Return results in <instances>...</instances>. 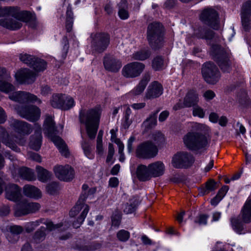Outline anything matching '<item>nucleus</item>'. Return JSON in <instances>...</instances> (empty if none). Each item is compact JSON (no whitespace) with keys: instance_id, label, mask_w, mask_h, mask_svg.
<instances>
[{"instance_id":"4d7b16f0","label":"nucleus","mask_w":251,"mask_h":251,"mask_svg":"<svg viewBox=\"0 0 251 251\" xmlns=\"http://www.w3.org/2000/svg\"><path fill=\"white\" fill-rule=\"evenodd\" d=\"M115 151L113 145L112 144H109L108 145V152L106 158V162H110L111 161Z\"/></svg>"},{"instance_id":"f3484780","label":"nucleus","mask_w":251,"mask_h":251,"mask_svg":"<svg viewBox=\"0 0 251 251\" xmlns=\"http://www.w3.org/2000/svg\"><path fill=\"white\" fill-rule=\"evenodd\" d=\"M145 68L140 62H133L126 65L123 69V75L127 77H135L139 75Z\"/></svg>"},{"instance_id":"5fc2aeb1","label":"nucleus","mask_w":251,"mask_h":251,"mask_svg":"<svg viewBox=\"0 0 251 251\" xmlns=\"http://www.w3.org/2000/svg\"><path fill=\"white\" fill-rule=\"evenodd\" d=\"M40 205L37 202H28L29 213H34L40 208Z\"/></svg>"},{"instance_id":"37998d69","label":"nucleus","mask_w":251,"mask_h":251,"mask_svg":"<svg viewBox=\"0 0 251 251\" xmlns=\"http://www.w3.org/2000/svg\"><path fill=\"white\" fill-rule=\"evenodd\" d=\"M251 14L241 13V19L243 27L245 30L248 31L251 27Z\"/></svg>"},{"instance_id":"c756f323","label":"nucleus","mask_w":251,"mask_h":251,"mask_svg":"<svg viewBox=\"0 0 251 251\" xmlns=\"http://www.w3.org/2000/svg\"><path fill=\"white\" fill-rule=\"evenodd\" d=\"M0 135L2 137V142L6 146L16 151H19L15 143L11 141L10 137L5 131V130L1 126L0 127Z\"/></svg>"},{"instance_id":"864d4df0","label":"nucleus","mask_w":251,"mask_h":251,"mask_svg":"<svg viewBox=\"0 0 251 251\" xmlns=\"http://www.w3.org/2000/svg\"><path fill=\"white\" fill-rule=\"evenodd\" d=\"M208 216L206 215L201 214L197 217L195 222L199 225H205L207 224V221Z\"/></svg>"},{"instance_id":"3c124183","label":"nucleus","mask_w":251,"mask_h":251,"mask_svg":"<svg viewBox=\"0 0 251 251\" xmlns=\"http://www.w3.org/2000/svg\"><path fill=\"white\" fill-rule=\"evenodd\" d=\"M193 115L194 116H197L201 118H203L205 115V111L201 107L196 106L193 107Z\"/></svg>"},{"instance_id":"4468645a","label":"nucleus","mask_w":251,"mask_h":251,"mask_svg":"<svg viewBox=\"0 0 251 251\" xmlns=\"http://www.w3.org/2000/svg\"><path fill=\"white\" fill-rule=\"evenodd\" d=\"M110 37L104 33H96L93 37L92 48L96 52H101L108 47L109 44Z\"/></svg>"},{"instance_id":"c85d7f7f","label":"nucleus","mask_w":251,"mask_h":251,"mask_svg":"<svg viewBox=\"0 0 251 251\" xmlns=\"http://www.w3.org/2000/svg\"><path fill=\"white\" fill-rule=\"evenodd\" d=\"M242 217L245 223L251 222V196L248 198L242 208Z\"/></svg>"},{"instance_id":"f03ea898","label":"nucleus","mask_w":251,"mask_h":251,"mask_svg":"<svg viewBox=\"0 0 251 251\" xmlns=\"http://www.w3.org/2000/svg\"><path fill=\"white\" fill-rule=\"evenodd\" d=\"M15 86L11 83V78L9 80H0V91L9 94L10 100L20 103L26 104L38 101L40 100L37 97L29 92L25 91H15Z\"/></svg>"},{"instance_id":"0e129e2a","label":"nucleus","mask_w":251,"mask_h":251,"mask_svg":"<svg viewBox=\"0 0 251 251\" xmlns=\"http://www.w3.org/2000/svg\"><path fill=\"white\" fill-rule=\"evenodd\" d=\"M135 140V138L133 136H131L127 141V148L128 152H131L132 151L133 148V144Z\"/></svg>"},{"instance_id":"9d476101","label":"nucleus","mask_w":251,"mask_h":251,"mask_svg":"<svg viewBox=\"0 0 251 251\" xmlns=\"http://www.w3.org/2000/svg\"><path fill=\"white\" fill-rule=\"evenodd\" d=\"M162 26L159 23L150 24L148 28V39L153 48L159 47L158 44L162 40Z\"/></svg>"},{"instance_id":"de8ad7c7","label":"nucleus","mask_w":251,"mask_h":251,"mask_svg":"<svg viewBox=\"0 0 251 251\" xmlns=\"http://www.w3.org/2000/svg\"><path fill=\"white\" fill-rule=\"evenodd\" d=\"M121 213L119 211H116L112 216V227H118L121 223Z\"/></svg>"},{"instance_id":"473e14b6","label":"nucleus","mask_w":251,"mask_h":251,"mask_svg":"<svg viewBox=\"0 0 251 251\" xmlns=\"http://www.w3.org/2000/svg\"><path fill=\"white\" fill-rule=\"evenodd\" d=\"M36 171L38 179L41 181L46 182L51 176V174L50 172L40 166L36 167Z\"/></svg>"},{"instance_id":"39448f33","label":"nucleus","mask_w":251,"mask_h":251,"mask_svg":"<svg viewBox=\"0 0 251 251\" xmlns=\"http://www.w3.org/2000/svg\"><path fill=\"white\" fill-rule=\"evenodd\" d=\"M183 141L187 148L192 151L204 148L208 144V139L205 135L194 131L189 132L185 135Z\"/></svg>"},{"instance_id":"0eeeda50","label":"nucleus","mask_w":251,"mask_h":251,"mask_svg":"<svg viewBox=\"0 0 251 251\" xmlns=\"http://www.w3.org/2000/svg\"><path fill=\"white\" fill-rule=\"evenodd\" d=\"M211 52L221 69L224 72H228L230 70L229 62V54L218 45L211 47Z\"/></svg>"},{"instance_id":"e433bc0d","label":"nucleus","mask_w":251,"mask_h":251,"mask_svg":"<svg viewBox=\"0 0 251 251\" xmlns=\"http://www.w3.org/2000/svg\"><path fill=\"white\" fill-rule=\"evenodd\" d=\"M62 103V108L64 110H68L74 107L75 105L74 99L71 96L64 94Z\"/></svg>"},{"instance_id":"f704fd0d","label":"nucleus","mask_w":251,"mask_h":251,"mask_svg":"<svg viewBox=\"0 0 251 251\" xmlns=\"http://www.w3.org/2000/svg\"><path fill=\"white\" fill-rule=\"evenodd\" d=\"M63 96H64V94H54L50 100L51 105L54 108H62V103L64 98Z\"/></svg>"},{"instance_id":"a18cd8bd","label":"nucleus","mask_w":251,"mask_h":251,"mask_svg":"<svg viewBox=\"0 0 251 251\" xmlns=\"http://www.w3.org/2000/svg\"><path fill=\"white\" fill-rule=\"evenodd\" d=\"M152 139L157 144L159 145L165 141L164 135L160 131H155L152 134Z\"/></svg>"},{"instance_id":"412c9836","label":"nucleus","mask_w":251,"mask_h":251,"mask_svg":"<svg viewBox=\"0 0 251 251\" xmlns=\"http://www.w3.org/2000/svg\"><path fill=\"white\" fill-rule=\"evenodd\" d=\"M103 64L105 69L109 71L117 72L121 67L120 61L113 56L106 55L104 58Z\"/></svg>"},{"instance_id":"13d9d810","label":"nucleus","mask_w":251,"mask_h":251,"mask_svg":"<svg viewBox=\"0 0 251 251\" xmlns=\"http://www.w3.org/2000/svg\"><path fill=\"white\" fill-rule=\"evenodd\" d=\"M10 78L9 73L3 68H0V80H9Z\"/></svg>"},{"instance_id":"6ab92c4d","label":"nucleus","mask_w":251,"mask_h":251,"mask_svg":"<svg viewBox=\"0 0 251 251\" xmlns=\"http://www.w3.org/2000/svg\"><path fill=\"white\" fill-rule=\"evenodd\" d=\"M150 173L152 177L162 176L166 170L165 165L162 161H157L149 164Z\"/></svg>"},{"instance_id":"052dcab7","label":"nucleus","mask_w":251,"mask_h":251,"mask_svg":"<svg viewBox=\"0 0 251 251\" xmlns=\"http://www.w3.org/2000/svg\"><path fill=\"white\" fill-rule=\"evenodd\" d=\"M28 157L29 159L38 162H41L42 160L41 156L35 152H29L28 153Z\"/></svg>"},{"instance_id":"ddd939ff","label":"nucleus","mask_w":251,"mask_h":251,"mask_svg":"<svg viewBox=\"0 0 251 251\" xmlns=\"http://www.w3.org/2000/svg\"><path fill=\"white\" fill-rule=\"evenodd\" d=\"M20 59L25 64L32 67L36 72L43 71L46 68V63L43 60L27 54H21Z\"/></svg>"},{"instance_id":"58836bf2","label":"nucleus","mask_w":251,"mask_h":251,"mask_svg":"<svg viewBox=\"0 0 251 251\" xmlns=\"http://www.w3.org/2000/svg\"><path fill=\"white\" fill-rule=\"evenodd\" d=\"M164 62L163 59L160 56L155 57L152 61V67L155 70L158 71L164 68Z\"/></svg>"},{"instance_id":"2eb2a0df","label":"nucleus","mask_w":251,"mask_h":251,"mask_svg":"<svg viewBox=\"0 0 251 251\" xmlns=\"http://www.w3.org/2000/svg\"><path fill=\"white\" fill-rule=\"evenodd\" d=\"M15 109L21 117L33 122L38 120L40 117V110L37 107L33 105L24 108L17 107Z\"/></svg>"},{"instance_id":"b1692460","label":"nucleus","mask_w":251,"mask_h":251,"mask_svg":"<svg viewBox=\"0 0 251 251\" xmlns=\"http://www.w3.org/2000/svg\"><path fill=\"white\" fill-rule=\"evenodd\" d=\"M46 226H41L36 231V235H43L46 234L47 229L50 231L62 230L65 228L62 223L56 224H53L52 222H48L46 224Z\"/></svg>"},{"instance_id":"c03bdc74","label":"nucleus","mask_w":251,"mask_h":251,"mask_svg":"<svg viewBox=\"0 0 251 251\" xmlns=\"http://www.w3.org/2000/svg\"><path fill=\"white\" fill-rule=\"evenodd\" d=\"M5 230L13 234H20L23 232L24 228L20 226L12 225L7 226Z\"/></svg>"},{"instance_id":"7c9ffc66","label":"nucleus","mask_w":251,"mask_h":251,"mask_svg":"<svg viewBox=\"0 0 251 251\" xmlns=\"http://www.w3.org/2000/svg\"><path fill=\"white\" fill-rule=\"evenodd\" d=\"M14 210L15 215L18 217L29 214L28 202L26 201H23L17 204Z\"/></svg>"},{"instance_id":"393cba45","label":"nucleus","mask_w":251,"mask_h":251,"mask_svg":"<svg viewBox=\"0 0 251 251\" xmlns=\"http://www.w3.org/2000/svg\"><path fill=\"white\" fill-rule=\"evenodd\" d=\"M136 175L137 178L141 181H147L150 179L152 177L150 173L149 165H139L136 170Z\"/></svg>"},{"instance_id":"603ef678","label":"nucleus","mask_w":251,"mask_h":251,"mask_svg":"<svg viewBox=\"0 0 251 251\" xmlns=\"http://www.w3.org/2000/svg\"><path fill=\"white\" fill-rule=\"evenodd\" d=\"M67 17L66 19V27L68 32L71 31L73 26V18L72 17V12L67 11Z\"/></svg>"},{"instance_id":"338daca9","label":"nucleus","mask_w":251,"mask_h":251,"mask_svg":"<svg viewBox=\"0 0 251 251\" xmlns=\"http://www.w3.org/2000/svg\"><path fill=\"white\" fill-rule=\"evenodd\" d=\"M135 204H127L124 208V212L126 214L131 213L135 210Z\"/></svg>"},{"instance_id":"a19ab883","label":"nucleus","mask_w":251,"mask_h":251,"mask_svg":"<svg viewBox=\"0 0 251 251\" xmlns=\"http://www.w3.org/2000/svg\"><path fill=\"white\" fill-rule=\"evenodd\" d=\"M42 220H39L34 222L27 223L25 225V229L27 233L32 232L35 228L38 226L42 223Z\"/></svg>"},{"instance_id":"423d86ee","label":"nucleus","mask_w":251,"mask_h":251,"mask_svg":"<svg viewBox=\"0 0 251 251\" xmlns=\"http://www.w3.org/2000/svg\"><path fill=\"white\" fill-rule=\"evenodd\" d=\"M86 198L85 194L81 195L75 205L70 211V216L74 217L76 216L80 211H82L76 221L74 222L73 224V226L75 228H77L80 226L84 221L89 211V206L84 202Z\"/></svg>"},{"instance_id":"bb28decb","label":"nucleus","mask_w":251,"mask_h":251,"mask_svg":"<svg viewBox=\"0 0 251 251\" xmlns=\"http://www.w3.org/2000/svg\"><path fill=\"white\" fill-rule=\"evenodd\" d=\"M199 101V97L197 93L193 90L190 91L186 95L184 100L185 107H191L197 104Z\"/></svg>"},{"instance_id":"e2e57ef3","label":"nucleus","mask_w":251,"mask_h":251,"mask_svg":"<svg viewBox=\"0 0 251 251\" xmlns=\"http://www.w3.org/2000/svg\"><path fill=\"white\" fill-rule=\"evenodd\" d=\"M228 190V187L227 186H224L219 191L217 195L219 197V198H220L221 200H222V199L225 196Z\"/></svg>"},{"instance_id":"f8f14e48","label":"nucleus","mask_w":251,"mask_h":251,"mask_svg":"<svg viewBox=\"0 0 251 251\" xmlns=\"http://www.w3.org/2000/svg\"><path fill=\"white\" fill-rule=\"evenodd\" d=\"M201 20L214 29L219 28V22L217 12L213 8L204 9L200 16Z\"/></svg>"},{"instance_id":"680f3d73","label":"nucleus","mask_w":251,"mask_h":251,"mask_svg":"<svg viewBox=\"0 0 251 251\" xmlns=\"http://www.w3.org/2000/svg\"><path fill=\"white\" fill-rule=\"evenodd\" d=\"M204 99L207 100H211L215 97V93L212 90H207L203 94Z\"/></svg>"},{"instance_id":"1a4fd4ad","label":"nucleus","mask_w":251,"mask_h":251,"mask_svg":"<svg viewBox=\"0 0 251 251\" xmlns=\"http://www.w3.org/2000/svg\"><path fill=\"white\" fill-rule=\"evenodd\" d=\"M194 160V157L190 153L186 151H180L173 156L171 163L176 168H186L190 167Z\"/></svg>"},{"instance_id":"cd10ccee","label":"nucleus","mask_w":251,"mask_h":251,"mask_svg":"<svg viewBox=\"0 0 251 251\" xmlns=\"http://www.w3.org/2000/svg\"><path fill=\"white\" fill-rule=\"evenodd\" d=\"M24 193L26 196L35 199L40 198L42 196L41 192L38 188L29 185L24 186Z\"/></svg>"},{"instance_id":"f257e3e1","label":"nucleus","mask_w":251,"mask_h":251,"mask_svg":"<svg viewBox=\"0 0 251 251\" xmlns=\"http://www.w3.org/2000/svg\"><path fill=\"white\" fill-rule=\"evenodd\" d=\"M11 16L14 19H0V25L7 29L15 30L22 26L21 22H27L30 19V13L26 11H20L18 7L0 6V17Z\"/></svg>"},{"instance_id":"2f4dec72","label":"nucleus","mask_w":251,"mask_h":251,"mask_svg":"<svg viewBox=\"0 0 251 251\" xmlns=\"http://www.w3.org/2000/svg\"><path fill=\"white\" fill-rule=\"evenodd\" d=\"M149 80V76H145L140 81L139 84L131 92V93L134 95L141 94L144 91Z\"/></svg>"},{"instance_id":"4be33fe9","label":"nucleus","mask_w":251,"mask_h":251,"mask_svg":"<svg viewBox=\"0 0 251 251\" xmlns=\"http://www.w3.org/2000/svg\"><path fill=\"white\" fill-rule=\"evenodd\" d=\"M5 195L7 199L16 201L21 197V190L16 184H9L6 187Z\"/></svg>"},{"instance_id":"aec40b11","label":"nucleus","mask_w":251,"mask_h":251,"mask_svg":"<svg viewBox=\"0 0 251 251\" xmlns=\"http://www.w3.org/2000/svg\"><path fill=\"white\" fill-rule=\"evenodd\" d=\"M163 93V87L158 82H152L148 87L146 94L147 99H154L160 96Z\"/></svg>"},{"instance_id":"6e6d98bb","label":"nucleus","mask_w":251,"mask_h":251,"mask_svg":"<svg viewBox=\"0 0 251 251\" xmlns=\"http://www.w3.org/2000/svg\"><path fill=\"white\" fill-rule=\"evenodd\" d=\"M242 13L247 14H251V1H247L244 4L242 7Z\"/></svg>"},{"instance_id":"6e6552de","label":"nucleus","mask_w":251,"mask_h":251,"mask_svg":"<svg viewBox=\"0 0 251 251\" xmlns=\"http://www.w3.org/2000/svg\"><path fill=\"white\" fill-rule=\"evenodd\" d=\"M157 146L152 142L147 141L140 144L136 149V155L141 159H148L154 158L158 153Z\"/></svg>"},{"instance_id":"7ed1b4c3","label":"nucleus","mask_w":251,"mask_h":251,"mask_svg":"<svg viewBox=\"0 0 251 251\" xmlns=\"http://www.w3.org/2000/svg\"><path fill=\"white\" fill-rule=\"evenodd\" d=\"M63 126L59 125L55 126L51 116H47L44 124V133L50 138L59 150L62 155L67 156L68 154V149L63 141L56 135L62 130Z\"/></svg>"},{"instance_id":"4c0bfd02","label":"nucleus","mask_w":251,"mask_h":251,"mask_svg":"<svg viewBox=\"0 0 251 251\" xmlns=\"http://www.w3.org/2000/svg\"><path fill=\"white\" fill-rule=\"evenodd\" d=\"M151 55L150 51L148 50H142L135 52L132 56L134 59L144 60Z\"/></svg>"},{"instance_id":"5701e85b","label":"nucleus","mask_w":251,"mask_h":251,"mask_svg":"<svg viewBox=\"0 0 251 251\" xmlns=\"http://www.w3.org/2000/svg\"><path fill=\"white\" fill-rule=\"evenodd\" d=\"M11 125L15 131L21 135H27L31 130L30 125L24 121L14 120L11 123Z\"/></svg>"},{"instance_id":"79ce46f5","label":"nucleus","mask_w":251,"mask_h":251,"mask_svg":"<svg viewBox=\"0 0 251 251\" xmlns=\"http://www.w3.org/2000/svg\"><path fill=\"white\" fill-rule=\"evenodd\" d=\"M124 108L125 110V116L123 125L125 128H128L132 123V121L129 119L131 111L128 106H125Z\"/></svg>"},{"instance_id":"bf43d9fd","label":"nucleus","mask_w":251,"mask_h":251,"mask_svg":"<svg viewBox=\"0 0 251 251\" xmlns=\"http://www.w3.org/2000/svg\"><path fill=\"white\" fill-rule=\"evenodd\" d=\"M119 16L121 19L126 20L129 17L128 11L124 8H120L118 12Z\"/></svg>"},{"instance_id":"a211bd4d","label":"nucleus","mask_w":251,"mask_h":251,"mask_svg":"<svg viewBox=\"0 0 251 251\" xmlns=\"http://www.w3.org/2000/svg\"><path fill=\"white\" fill-rule=\"evenodd\" d=\"M35 74L28 69H21L15 74L16 80L20 83H30L33 82Z\"/></svg>"},{"instance_id":"49530a36","label":"nucleus","mask_w":251,"mask_h":251,"mask_svg":"<svg viewBox=\"0 0 251 251\" xmlns=\"http://www.w3.org/2000/svg\"><path fill=\"white\" fill-rule=\"evenodd\" d=\"M85 155L89 159H93L94 155L91 152V148L90 145L86 141L82 142L81 144Z\"/></svg>"},{"instance_id":"20e7f679","label":"nucleus","mask_w":251,"mask_h":251,"mask_svg":"<svg viewBox=\"0 0 251 251\" xmlns=\"http://www.w3.org/2000/svg\"><path fill=\"white\" fill-rule=\"evenodd\" d=\"M101 112L100 107L98 106L88 110L86 112L80 113V122L85 125L88 136L91 139L95 137L99 127Z\"/></svg>"},{"instance_id":"69168bd1","label":"nucleus","mask_w":251,"mask_h":251,"mask_svg":"<svg viewBox=\"0 0 251 251\" xmlns=\"http://www.w3.org/2000/svg\"><path fill=\"white\" fill-rule=\"evenodd\" d=\"M206 189L209 191H213L216 189V182L213 180H210L206 183Z\"/></svg>"},{"instance_id":"a878e982","label":"nucleus","mask_w":251,"mask_h":251,"mask_svg":"<svg viewBox=\"0 0 251 251\" xmlns=\"http://www.w3.org/2000/svg\"><path fill=\"white\" fill-rule=\"evenodd\" d=\"M41 128L40 127L35 130L34 134L31 136L29 146L31 149L37 151L41 147Z\"/></svg>"},{"instance_id":"dca6fc26","label":"nucleus","mask_w":251,"mask_h":251,"mask_svg":"<svg viewBox=\"0 0 251 251\" xmlns=\"http://www.w3.org/2000/svg\"><path fill=\"white\" fill-rule=\"evenodd\" d=\"M53 170L56 176L61 180L68 181L74 177V170L68 165L56 166Z\"/></svg>"},{"instance_id":"8fccbe9b","label":"nucleus","mask_w":251,"mask_h":251,"mask_svg":"<svg viewBox=\"0 0 251 251\" xmlns=\"http://www.w3.org/2000/svg\"><path fill=\"white\" fill-rule=\"evenodd\" d=\"M59 189V186L56 182H53L49 184L47 187L46 190L48 193L53 195L55 194Z\"/></svg>"},{"instance_id":"9b49d317","label":"nucleus","mask_w":251,"mask_h":251,"mask_svg":"<svg viewBox=\"0 0 251 251\" xmlns=\"http://www.w3.org/2000/svg\"><path fill=\"white\" fill-rule=\"evenodd\" d=\"M201 72L204 80L209 84H214L219 79L220 73L213 63L209 62L204 64Z\"/></svg>"},{"instance_id":"ea45409f","label":"nucleus","mask_w":251,"mask_h":251,"mask_svg":"<svg viewBox=\"0 0 251 251\" xmlns=\"http://www.w3.org/2000/svg\"><path fill=\"white\" fill-rule=\"evenodd\" d=\"M231 224L233 230L238 234H242L243 226L238 218L233 217L231 219Z\"/></svg>"},{"instance_id":"c9c22d12","label":"nucleus","mask_w":251,"mask_h":251,"mask_svg":"<svg viewBox=\"0 0 251 251\" xmlns=\"http://www.w3.org/2000/svg\"><path fill=\"white\" fill-rule=\"evenodd\" d=\"M195 34L198 38L210 39L213 36V32L211 30H207L205 28H200L195 31Z\"/></svg>"},{"instance_id":"774afa93","label":"nucleus","mask_w":251,"mask_h":251,"mask_svg":"<svg viewBox=\"0 0 251 251\" xmlns=\"http://www.w3.org/2000/svg\"><path fill=\"white\" fill-rule=\"evenodd\" d=\"M169 115V112L168 111H162L159 115V121L160 122H164L166 120Z\"/></svg>"},{"instance_id":"09e8293b","label":"nucleus","mask_w":251,"mask_h":251,"mask_svg":"<svg viewBox=\"0 0 251 251\" xmlns=\"http://www.w3.org/2000/svg\"><path fill=\"white\" fill-rule=\"evenodd\" d=\"M156 113H153L150 115V117L144 122L145 125L149 127H152L156 124Z\"/></svg>"},{"instance_id":"72a5a7b5","label":"nucleus","mask_w":251,"mask_h":251,"mask_svg":"<svg viewBox=\"0 0 251 251\" xmlns=\"http://www.w3.org/2000/svg\"><path fill=\"white\" fill-rule=\"evenodd\" d=\"M20 176L24 179L27 180L35 179V176L32 170L27 168H22L19 170Z\"/></svg>"}]
</instances>
